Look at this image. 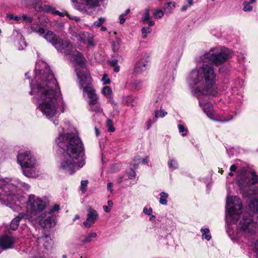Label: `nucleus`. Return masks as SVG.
<instances>
[{"mask_svg": "<svg viewBox=\"0 0 258 258\" xmlns=\"http://www.w3.org/2000/svg\"><path fill=\"white\" fill-rule=\"evenodd\" d=\"M30 85V94L35 96L37 109L47 118L51 119L64 112L67 105L60 88L45 62L36 63L35 77Z\"/></svg>", "mask_w": 258, "mask_h": 258, "instance_id": "nucleus-1", "label": "nucleus"}, {"mask_svg": "<svg viewBox=\"0 0 258 258\" xmlns=\"http://www.w3.org/2000/svg\"><path fill=\"white\" fill-rule=\"evenodd\" d=\"M150 54L147 53H144L142 54V56L139 60L137 62L135 68V73L138 74L142 73L147 69V63L150 60Z\"/></svg>", "mask_w": 258, "mask_h": 258, "instance_id": "nucleus-13", "label": "nucleus"}, {"mask_svg": "<svg viewBox=\"0 0 258 258\" xmlns=\"http://www.w3.org/2000/svg\"><path fill=\"white\" fill-rule=\"evenodd\" d=\"M245 59V55L243 53H240L237 55V59L239 62H243L244 61Z\"/></svg>", "mask_w": 258, "mask_h": 258, "instance_id": "nucleus-55", "label": "nucleus"}, {"mask_svg": "<svg viewBox=\"0 0 258 258\" xmlns=\"http://www.w3.org/2000/svg\"><path fill=\"white\" fill-rule=\"evenodd\" d=\"M106 125L108 127L107 131L109 132H113L115 131V128L113 127V123L112 120L107 119L106 121Z\"/></svg>", "mask_w": 258, "mask_h": 258, "instance_id": "nucleus-42", "label": "nucleus"}, {"mask_svg": "<svg viewBox=\"0 0 258 258\" xmlns=\"http://www.w3.org/2000/svg\"><path fill=\"white\" fill-rule=\"evenodd\" d=\"M176 6L175 2H168L166 3L164 7V11L166 14H169Z\"/></svg>", "mask_w": 258, "mask_h": 258, "instance_id": "nucleus-27", "label": "nucleus"}, {"mask_svg": "<svg viewBox=\"0 0 258 258\" xmlns=\"http://www.w3.org/2000/svg\"><path fill=\"white\" fill-rule=\"evenodd\" d=\"M101 93L105 96H110L112 95V90L110 87L108 86L103 87L101 90Z\"/></svg>", "mask_w": 258, "mask_h": 258, "instance_id": "nucleus-36", "label": "nucleus"}, {"mask_svg": "<svg viewBox=\"0 0 258 258\" xmlns=\"http://www.w3.org/2000/svg\"><path fill=\"white\" fill-rule=\"evenodd\" d=\"M236 113H235L234 115H229L227 116H223L222 118H221L219 121L221 122H228L231 120H232L234 116H235Z\"/></svg>", "mask_w": 258, "mask_h": 258, "instance_id": "nucleus-47", "label": "nucleus"}, {"mask_svg": "<svg viewBox=\"0 0 258 258\" xmlns=\"http://www.w3.org/2000/svg\"><path fill=\"white\" fill-rule=\"evenodd\" d=\"M153 212L152 209L151 208H147V207H144L143 209V213L148 216H150L152 215Z\"/></svg>", "mask_w": 258, "mask_h": 258, "instance_id": "nucleus-52", "label": "nucleus"}, {"mask_svg": "<svg viewBox=\"0 0 258 258\" xmlns=\"http://www.w3.org/2000/svg\"><path fill=\"white\" fill-rule=\"evenodd\" d=\"M54 15H58L61 17H63L66 15V14H63V13L60 12L56 10L54 12Z\"/></svg>", "mask_w": 258, "mask_h": 258, "instance_id": "nucleus-63", "label": "nucleus"}, {"mask_svg": "<svg viewBox=\"0 0 258 258\" xmlns=\"http://www.w3.org/2000/svg\"><path fill=\"white\" fill-rule=\"evenodd\" d=\"M242 205L240 199L235 196H228L226 198L225 208L226 223L227 225L237 222L242 213Z\"/></svg>", "mask_w": 258, "mask_h": 258, "instance_id": "nucleus-10", "label": "nucleus"}, {"mask_svg": "<svg viewBox=\"0 0 258 258\" xmlns=\"http://www.w3.org/2000/svg\"><path fill=\"white\" fill-rule=\"evenodd\" d=\"M150 12V8H147L145 9L144 17L142 18V21L144 23H145L146 22H147L148 20L151 19Z\"/></svg>", "mask_w": 258, "mask_h": 258, "instance_id": "nucleus-38", "label": "nucleus"}, {"mask_svg": "<svg viewBox=\"0 0 258 258\" xmlns=\"http://www.w3.org/2000/svg\"><path fill=\"white\" fill-rule=\"evenodd\" d=\"M159 203L162 205H166L167 204V199L168 197V194L164 191H162L160 193Z\"/></svg>", "mask_w": 258, "mask_h": 258, "instance_id": "nucleus-31", "label": "nucleus"}, {"mask_svg": "<svg viewBox=\"0 0 258 258\" xmlns=\"http://www.w3.org/2000/svg\"><path fill=\"white\" fill-rule=\"evenodd\" d=\"M34 8L36 11L39 12H45L47 13H51L54 15V12L56 11L55 8L47 5H44L43 6L40 1L37 3L34 4Z\"/></svg>", "mask_w": 258, "mask_h": 258, "instance_id": "nucleus-20", "label": "nucleus"}, {"mask_svg": "<svg viewBox=\"0 0 258 258\" xmlns=\"http://www.w3.org/2000/svg\"><path fill=\"white\" fill-rule=\"evenodd\" d=\"M131 86L136 90H140L142 86V82L140 80H135L131 83Z\"/></svg>", "mask_w": 258, "mask_h": 258, "instance_id": "nucleus-35", "label": "nucleus"}, {"mask_svg": "<svg viewBox=\"0 0 258 258\" xmlns=\"http://www.w3.org/2000/svg\"><path fill=\"white\" fill-rule=\"evenodd\" d=\"M144 24H147L149 26V27H151V26H153L154 25L155 22L154 21L151 20L150 19L147 22H146V23Z\"/></svg>", "mask_w": 258, "mask_h": 258, "instance_id": "nucleus-62", "label": "nucleus"}, {"mask_svg": "<svg viewBox=\"0 0 258 258\" xmlns=\"http://www.w3.org/2000/svg\"><path fill=\"white\" fill-rule=\"evenodd\" d=\"M84 2L89 8L96 7L99 4L98 0H84Z\"/></svg>", "mask_w": 258, "mask_h": 258, "instance_id": "nucleus-34", "label": "nucleus"}, {"mask_svg": "<svg viewBox=\"0 0 258 258\" xmlns=\"http://www.w3.org/2000/svg\"><path fill=\"white\" fill-rule=\"evenodd\" d=\"M164 11L162 10H156L153 13V15L156 19H159L164 16Z\"/></svg>", "mask_w": 258, "mask_h": 258, "instance_id": "nucleus-43", "label": "nucleus"}, {"mask_svg": "<svg viewBox=\"0 0 258 258\" xmlns=\"http://www.w3.org/2000/svg\"><path fill=\"white\" fill-rule=\"evenodd\" d=\"M126 174L129 179H133L135 178L136 176V172L134 169L130 168L128 171H126Z\"/></svg>", "mask_w": 258, "mask_h": 258, "instance_id": "nucleus-44", "label": "nucleus"}, {"mask_svg": "<svg viewBox=\"0 0 258 258\" xmlns=\"http://www.w3.org/2000/svg\"><path fill=\"white\" fill-rule=\"evenodd\" d=\"M17 160L24 175L29 177H34L37 175V161L30 151L19 152L17 155Z\"/></svg>", "mask_w": 258, "mask_h": 258, "instance_id": "nucleus-9", "label": "nucleus"}, {"mask_svg": "<svg viewBox=\"0 0 258 258\" xmlns=\"http://www.w3.org/2000/svg\"><path fill=\"white\" fill-rule=\"evenodd\" d=\"M86 59L82 54V88L83 97L88 99V105H95L99 98L95 89L89 85L92 83V78L89 70L86 66Z\"/></svg>", "mask_w": 258, "mask_h": 258, "instance_id": "nucleus-8", "label": "nucleus"}, {"mask_svg": "<svg viewBox=\"0 0 258 258\" xmlns=\"http://www.w3.org/2000/svg\"><path fill=\"white\" fill-rule=\"evenodd\" d=\"M97 233L92 232L88 233L83 236V239H82V243H88L93 241V238L97 237Z\"/></svg>", "mask_w": 258, "mask_h": 258, "instance_id": "nucleus-25", "label": "nucleus"}, {"mask_svg": "<svg viewBox=\"0 0 258 258\" xmlns=\"http://www.w3.org/2000/svg\"><path fill=\"white\" fill-rule=\"evenodd\" d=\"M158 231L159 240H162L163 243L166 244L170 245L172 244V237L170 233V230L165 228L164 227L160 228Z\"/></svg>", "mask_w": 258, "mask_h": 258, "instance_id": "nucleus-17", "label": "nucleus"}, {"mask_svg": "<svg viewBox=\"0 0 258 258\" xmlns=\"http://www.w3.org/2000/svg\"><path fill=\"white\" fill-rule=\"evenodd\" d=\"M59 210V206L58 205H55L53 206L51 209H49V211H46L48 214H50L51 216H53L55 218L54 216L53 215V213L55 212L58 211Z\"/></svg>", "mask_w": 258, "mask_h": 258, "instance_id": "nucleus-45", "label": "nucleus"}, {"mask_svg": "<svg viewBox=\"0 0 258 258\" xmlns=\"http://www.w3.org/2000/svg\"><path fill=\"white\" fill-rule=\"evenodd\" d=\"M202 232V236L203 239H205L208 241H209L211 239V235L210 233V230L208 228H202L201 229Z\"/></svg>", "mask_w": 258, "mask_h": 258, "instance_id": "nucleus-30", "label": "nucleus"}, {"mask_svg": "<svg viewBox=\"0 0 258 258\" xmlns=\"http://www.w3.org/2000/svg\"><path fill=\"white\" fill-rule=\"evenodd\" d=\"M82 43L87 44L88 48L94 47V35L88 32H84L82 33Z\"/></svg>", "mask_w": 258, "mask_h": 258, "instance_id": "nucleus-19", "label": "nucleus"}, {"mask_svg": "<svg viewBox=\"0 0 258 258\" xmlns=\"http://www.w3.org/2000/svg\"><path fill=\"white\" fill-rule=\"evenodd\" d=\"M109 102L112 104V105H113V108H114V109L115 111V113H116V115H118L119 114V110H118V108H117V103L114 101V100H113V96H112V95L109 96Z\"/></svg>", "mask_w": 258, "mask_h": 258, "instance_id": "nucleus-39", "label": "nucleus"}, {"mask_svg": "<svg viewBox=\"0 0 258 258\" xmlns=\"http://www.w3.org/2000/svg\"><path fill=\"white\" fill-rule=\"evenodd\" d=\"M120 46V41L119 40L113 41L111 43L112 49L114 52H117L119 49Z\"/></svg>", "mask_w": 258, "mask_h": 258, "instance_id": "nucleus-40", "label": "nucleus"}, {"mask_svg": "<svg viewBox=\"0 0 258 258\" xmlns=\"http://www.w3.org/2000/svg\"><path fill=\"white\" fill-rule=\"evenodd\" d=\"M124 15L123 14H121L119 16V23L120 24H123L124 23L125 21V18H124Z\"/></svg>", "mask_w": 258, "mask_h": 258, "instance_id": "nucleus-57", "label": "nucleus"}, {"mask_svg": "<svg viewBox=\"0 0 258 258\" xmlns=\"http://www.w3.org/2000/svg\"><path fill=\"white\" fill-rule=\"evenodd\" d=\"M55 143L65 153L59 163V168L66 173L73 174L81 165V139L75 129L59 133Z\"/></svg>", "mask_w": 258, "mask_h": 258, "instance_id": "nucleus-2", "label": "nucleus"}, {"mask_svg": "<svg viewBox=\"0 0 258 258\" xmlns=\"http://www.w3.org/2000/svg\"><path fill=\"white\" fill-rule=\"evenodd\" d=\"M90 107V110L95 113H101L103 111L100 104L98 103L95 105H89Z\"/></svg>", "mask_w": 258, "mask_h": 258, "instance_id": "nucleus-33", "label": "nucleus"}, {"mask_svg": "<svg viewBox=\"0 0 258 258\" xmlns=\"http://www.w3.org/2000/svg\"><path fill=\"white\" fill-rule=\"evenodd\" d=\"M44 39L55 48L66 55L72 62L78 77V83L81 86V54L76 47L67 40H62L52 31H47L43 35Z\"/></svg>", "mask_w": 258, "mask_h": 258, "instance_id": "nucleus-6", "label": "nucleus"}, {"mask_svg": "<svg viewBox=\"0 0 258 258\" xmlns=\"http://www.w3.org/2000/svg\"><path fill=\"white\" fill-rule=\"evenodd\" d=\"M107 188L110 192L113 191V183L111 182L107 183Z\"/></svg>", "mask_w": 258, "mask_h": 258, "instance_id": "nucleus-58", "label": "nucleus"}, {"mask_svg": "<svg viewBox=\"0 0 258 258\" xmlns=\"http://www.w3.org/2000/svg\"><path fill=\"white\" fill-rule=\"evenodd\" d=\"M105 18L103 17H100L97 21L94 22L92 25V27H100L101 26L103 23L105 22Z\"/></svg>", "mask_w": 258, "mask_h": 258, "instance_id": "nucleus-46", "label": "nucleus"}, {"mask_svg": "<svg viewBox=\"0 0 258 258\" xmlns=\"http://www.w3.org/2000/svg\"><path fill=\"white\" fill-rule=\"evenodd\" d=\"M87 212V219L83 224L85 228H89L98 219L99 215L97 212L90 207L88 209Z\"/></svg>", "mask_w": 258, "mask_h": 258, "instance_id": "nucleus-14", "label": "nucleus"}, {"mask_svg": "<svg viewBox=\"0 0 258 258\" xmlns=\"http://www.w3.org/2000/svg\"><path fill=\"white\" fill-rule=\"evenodd\" d=\"M22 21L28 23H31L33 21V18L24 14L22 15Z\"/></svg>", "mask_w": 258, "mask_h": 258, "instance_id": "nucleus-50", "label": "nucleus"}, {"mask_svg": "<svg viewBox=\"0 0 258 258\" xmlns=\"http://www.w3.org/2000/svg\"><path fill=\"white\" fill-rule=\"evenodd\" d=\"M164 95L162 93H159L154 96L155 108L162 107L164 102Z\"/></svg>", "mask_w": 258, "mask_h": 258, "instance_id": "nucleus-24", "label": "nucleus"}, {"mask_svg": "<svg viewBox=\"0 0 258 258\" xmlns=\"http://www.w3.org/2000/svg\"><path fill=\"white\" fill-rule=\"evenodd\" d=\"M123 61V57L121 55L114 52L111 55V58L108 60V64L113 68V72L118 73L120 71V67L118 63H121Z\"/></svg>", "mask_w": 258, "mask_h": 258, "instance_id": "nucleus-18", "label": "nucleus"}, {"mask_svg": "<svg viewBox=\"0 0 258 258\" xmlns=\"http://www.w3.org/2000/svg\"><path fill=\"white\" fill-rule=\"evenodd\" d=\"M255 2V0H249V1H244L243 3V9L242 10L244 12H250L252 10V7L251 6V4H253Z\"/></svg>", "mask_w": 258, "mask_h": 258, "instance_id": "nucleus-28", "label": "nucleus"}, {"mask_svg": "<svg viewBox=\"0 0 258 258\" xmlns=\"http://www.w3.org/2000/svg\"><path fill=\"white\" fill-rule=\"evenodd\" d=\"M102 81L103 82V85H108L111 82L110 79L108 77V75L106 74H104L103 75Z\"/></svg>", "mask_w": 258, "mask_h": 258, "instance_id": "nucleus-49", "label": "nucleus"}, {"mask_svg": "<svg viewBox=\"0 0 258 258\" xmlns=\"http://www.w3.org/2000/svg\"><path fill=\"white\" fill-rule=\"evenodd\" d=\"M103 209L106 213H110L111 211V208L107 206H103Z\"/></svg>", "mask_w": 258, "mask_h": 258, "instance_id": "nucleus-61", "label": "nucleus"}, {"mask_svg": "<svg viewBox=\"0 0 258 258\" xmlns=\"http://www.w3.org/2000/svg\"><path fill=\"white\" fill-rule=\"evenodd\" d=\"M226 149L227 153L228 156L231 157L233 156L234 154V148H228L227 147H225Z\"/></svg>", "mask_w": 258, "mask_h": 258, "instance_id": "nucleus-53", "label": "nucleus"}, {"mask_svg": "<svg viewBox=\"0 0 258 258\" xmlns=\"http://www.w3.org/2000/svg\"><path fill=\"white\" fill-rule=\"evenodd\" d=\"M168 166L172 170H174L178 168L177 161L174 158H170L168 161Z\"/></svg>", "mask_w": 258, "mask_h": 258, "instance_id": "nucleus-29", "label": "nucleus"}, {"mask_svg": "<svg viewBox=\"0 0 258 258\" xmlns=\"http://www.w3.org/2000/svg\"><path fill=\"white\" fill-rule=\"evenodd\" d=\"M156 121V119H155L154 121H152L151 119H149L147 121V126H146V129L147 130H149L151 127V126L152 124L154 123Z\"/></svg>", "mask_w": 258, "mask_h": 258, "instance_id": "nucleus-56", "label": "nucleus"}, {"mask_svg": "<svg viewBox=\"0 0 258 258\" xmlns=\"http://www.w3.org/2000/svg\"><path fill=\"white\" fill-rule=\"evenodd\" d=\"M29 188L28 184L18 178H0V203L19 212L21 209L20 204L24 199L20 192Z\"/></svg>", "mask_w": 258, "mask_h": 258, "instance_id": "nucleus-4", "label": "nucleus"}, {"mask_svg": "<svg viewBox=\"0 0 258 258\" xmlns=\"http://www.w3.org/2000/svg\"><path fill=\"white\" fill-rule=\"evenodd\" d=\"M16 240L17 238L15 237L8 235H3L0 237V247L3 249L11 248Z\"/></svg>", "mask_w": 258, "mask_h": 258, "instance_id": "nucleus-16", "label": "nucleus"}, {"mask_svg": "<svg viewBox=\"0 0 258 258\" xmlns=\"http://www.w3.org/2000/svg\"><path fill=\"white\" fill-rule=\"evenodd\" d=\"M215 79L216 74L213 67L203 63L202 67H197L191 71L187 78V82L195 97L214 96L217 94L214 88Z\"/></svg>", "mask_w": 258, "mask_h": 258, "instance_id": "nucleus-3", "label": "nucleus"}, {"mask_svg": "<svg viewBox=\"0 0 258 258\" xmlns=\"http://www.w3.org/2000/svg\"><path fill=\"white\" fill-rule=\"evenodd\" d=\"M28 32L29 33L35 32L42 36L44 34L45 29L39 23L35 22L32 24L30 28H28Z\"/></svg>", "mask_w": 258, "mask_h": 258, "instance_id": "nucleus-23", "label": "nucleus"}, {"mask_svg": "<svg viewBox=\"0 0 258 258\" xmlns=\"http://www.w3.org/2000/svg\"><path fill=\"white\" fill-rule=\"evenodd\" d=\"M24 219H27V215L24 213H20L17 217L12 220L10 224V228L13 230H16L19 225L20 221Z\"/></svg>", "mask_w": 258, "mask_h": 258, "instance_id": "nucleus-21", "label": "nucleus"}, {"mask_svg": "<svg viewBox=\"0 0 258 258\" xmlns=\"http://www.w3.org/2000/svg\"><path fill=\"white\" fill-rule=\"evenodd\" d=\"M85 148L83 143L82 142V168L85 165L86 162L85 160L86 159V156L85 155Z\"/></svg>", "mask_w": 258, "mask_h": 258, "instance_id": "nucleus-48", "label": "nucleus"}, {"mask_svg": "<svg viewBox=\"0 0 258 258\" xmlns=\"http://www.w3.org/2000/svg\"><path fill=\"white\" fill-rule=\"evenodd\" d=\"M179 58V54L176 51L168 52L164 56L161 63V73L166 82L171 77L173 81V72L176 70Z\"/></svg>", "mask_w": 258, "mask_h": 258, "instance_id": "nucleus-11", "label": "nucleus"}, {"mask_svg": "<svg viewBox=\"0 0 258 258\" xmlns=\"http://www.w3.org/2000/svg\"><path fill=\"white\" fill-rule=\"evenodd\" d=\"M215 50V48H212L209 51L205 52L201 56V61L204 63L209 62L219 66L228 60L229 55L228 52H217Z\"/></svg>", "mask_w": 258, "mask_h": 258, "instance_id": "nucleus-12", "label": "nucleus"}, {"mask_svg": "<svg viewBox=\"0 0 258 258\" xmlns=\"http://www.w3.org/2000/svg\"><path fill=\"white\" fill-rule=\"evenodd\" d=\"M232 68L229 67L224 66L219 68V72L224 75H229L232 72Z\"/></svg>", "mask_w": 258, "mask_h": 258, "instance_id": "nucleus-32", "label": "nucleus"}, {"mask_svg": "<svg viewBox=\"0 0 258 258\" xmlns=\"http://www.w3.org/2000/svg\"><path fill=\"white\" fill-rule=\"evenodd\" d=\"M38 242L39 244L42 243L46 249H49L52 247V240L48 235H45L38 238Z\"/></svg>", "mask_w": 258, "mask_h": 258, "instance_id": "nucleus-22", "label": "nucleus"}, {"mask_svg": "<svg viewBox=\"0 0 258 258\" xmlns=\"http://www.w3.org/2000/svg\"><path fill=\"white\" fill-rule=\"evenodd\" d=\"M152 31L150 27H144L141 29V32L143 34V38L146 39L147 37V34L151 33Z\"/></svg>", "mask_w": 258, "mask_h": 258, "instance_id": "nucleus-37", "label": "nucleus"}, {"mask_svg": "<svg viewBox=\"0 0 258 258\" xmlns=\"http://www.w3.org/2000/svg\"><path fill=\"white\" fill-rule=\"evenodd\" d=\"M66 15L70 19H72L75 20L76 22H78L80 20V18L79 17H77L76 16H71L67 13H66Z\"/></svg>", "mask_w": 258, "mask_h": 258, "instance_id": "nucleus-59", "label": "nucleus"}, {"mask_svg": "<svg viewBox=\"0 0 258 258\" xmlns=\"http://www.w3.org/2000/svg\"><path fill=\"white\" fill-rule=\"evenodd\" d=\"M203 96H201L200 98H198L199 99V105L207 115L209 118H212L214 115L212 104L207 100L203 99Z\"/></svg>", "mask_w": 258, "mask_h": 258, "instance_id": "nucleus-15", "label": "nucleus"}, {"mask_svg": "<svg viewBox=\"0 0 258 258\" xmlns=\"http://www.w3.org/2000/svg\"><path fill=\"white\" fill-rule=\"evenodd\" d=\"M88 183V180H82V194H84L86 191V187Z\"/></svg>", "mask_w": 258, "mask_h": 258, "instance_id": "nucleus-51", "label": "nucleus"}, {"mask_svg": "<svg viewBox=\"0 0 258 258\" xmlns=\"http://www.w3.org/2000/svg\"><path fill=\"white\" fill-rule=\"evenodd\" d=\"M248 209L256 218L254 219V215H251L248 213H245L240 220L237 226L238 233H241L247 237L249 240L254 239V236L258 230V200L255 199H251L248 205Z\"/></svg>", "mask_w": 258, "mask_h": 258, "instance_id": "nucleus-7", "label": "nucleus"}, {"mask_svg": "<svg viewBox=\"0 0 258 258\" xmlns=\"http://www.w3.org/2000/svg\"><path fill=\"white\" fill-rule=\"evenodd\" d=\"M48 205L45 199L33 194L28 196L26 202L27 220L33 225H39L43 228H51L56 225V218L44 211Z\"/></svg>", "mask_w": 258, "mask_h": 258, "instance_id": "nucleus-5", "label": "nucleus"}, {"mask_svg": "<svg viewBox=\"0 0 258 258\" xmlns=\"http://www.w3.org/2000/svg\"><path fill=\"white\" fill-rule=\"evenodd\" d=\"M252 175V183L255 184L258 183V178L254 172H251Z\"/></svg>", "mask_w": 258, "mask_h": 258, "instance_id": "nucleus-54", "label": "nucleus"}, {"mask_svg": "<svg viewBox=\"0 0 258 258\" xmlns=\"http://www.w3.org/2000/svg\"><path fill=\"white\" fill-rule=\"evenodd\" d=\"M167 114V112L165 111L162 109V107H159V108H155L154 112V117L156 119L159 118H163Z\"/></svg>", "mask_w": 258, "mask_h": 258, "instance_id": "nucleus-26", "label": "nucleus"}, {"mask_svg": "<svg viewBox=\"0 0 258 258\" xmlns=\"http://www.w3.org/2000/svg\"><path fill=\"white\" fill-rule=\"evenodd\" d=\"M191 6H188V4H186L185 5H183L181 8V12H184L186 11L188 8H190Z\"/></svg>", "mask_w": 258, "mask_h": 258, "instance_id": "nucleus-60", "label": "nucleus"}, {"mask_svg": "<svg viewBox=\"0 0 258 258\" xmlns=\"http://www.w3.org/2000/svg\"><path fill=\"white\" fill-rule=\"evenodd\" d=\"M178 128L179 132L181 134L182 136L184 137L187 135L188 131L187 128L185 127L184 125L181 124H178Z\"/></svg>", "mask_w": 258, "mask_h": 258, "instance_id": "nucleus-41", "label": "nucleus"}, {"mask_svg": "<svg viewBox=\"0 0 258 258\" xmlns=\"http://www.w3.org/2000/svg\"><path fill=\"white\" fill-rule=\"evenodd\" d=\"M237 169V167L235 165L233 164L231 166L230 168V170L231 172L235 171Z\"/></svg>", "mask_w": 258, "mask_h": 258, "instance_id": "nucleus-64", "label": "nucleus"}]
</instances>
